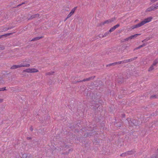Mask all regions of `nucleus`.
Returning a JSON list of instances; mask_svg holds the SVG:
<instances>
[{
	"instance_id": "nucleus-1",
	"label": "nucleus",
	"mask_w": 158,
	"mask_h": 158,
	"mask_svg": "<svg viewBox=\"0 0 158 158\" xmlns=\"http://www.w3.org/2000/svg\"><path fill=\"white\" fill-rule=\"evenodd\" d=\"M86 129V132L85 133L84 135V137L87 138L88 137H90L91 136L93 135V132H92L93 131L94 129L91 127H87Z\"/></svg>"
},
{
	"instance_id": "nucleus-2",
	"label": "nucleus",
	"mask_w": 158,
	"mask_h": 158,
	"mask_svg": "<svg viewBox=\"0 0 158 158\" xmlns=\"http://www.w3.org/2000/svg\"><path fill=\"white\" fill-rule=\"evenodd\" d=\"M125 80V78L123 76L119 75L115 80L116 83L118 85L121 84L124 82Z\"/></svg>"
},
{
	"instance_id": "nucleus-3",
	"label": "nucleus",
	"mask_w": 158,
	"mask_h": 158,
	"mask_svg": "<svg viewBox=\"0 0 158 158\" xmlns=\"http://www.w3.org/2000/svg\"><path fill=\"white\" fill-rule=\"evenodd\" d=\"M66 137L67 139H69L70 140H76V136L75 135L73 134V133L71 132L68 133Z\"/></svg>"
},
{
	"instance_id": "nucleus-4",
	"label": "nucleus",
	"mask_w": 158,
	"mask_h": 158,
	"mask_svg": "<svg viewBox=\"0 0 158 158\" xmlns=\"http://www.w3.org/2000/svg\"><path fill=\"white\" fill-rule=\"evenodd\" d=\"M38 72V70L35 69H28L23 71V73L27 72L28 73H36Z\"/></svg>"
},
{
	"instance_id": "nucleus-5",
	"label": "nucleus",
	"mask_w": 158,
	"mask_h": 158,
	"mask_svg": "<svg viewBox=\"0 0 158 158\" xmlns=\"http://www.w3.org/2000/svg\"><path fill=\"white\" fill-rule=\"evenodd\" d=\"M158 8V6H157V5H155V4H154L150 7L148 8L146 10V11L150 12L152 11H154Z\"/></svg>"
},
{
	"instance_id": "nucleus-6",
	"label": "nucleus",
	"mask_w": 158,
	"mask_h": 158,
	"mask_svg": "<svg viewBox=\"0 0 158 158\" xmlns=\"http://www.w3.org/2000/svg\"><path fill=\"white\" fill-rule=\"evenodd\" d=\"M131 122V125L133 126V125L138 126H139L140 124V122L135 119H132V120L130 121Z\"/></svg>"
},
{
	"instance_id": "nucleus-7",
	"label": "nucleus",
	"mask_w": 158,
	"mask_h": 158,
	"mask_svg": "<svg viewBox=\"0 0 158 158\" xmlns=\"http://www.w3.org/2000/svg\"><path fill=\"white\" fill-rule=\"evenodd\" d=\"M153 18L152 17H149L144 19L141 22L143 25L144 24L150 22Z\"/></svg>"
},
{
	"instance_id": "nucleus-8",
	"label": "nucleus",
	"mask_w": 158,
	"mask_h": 158,
	"mask_svg": "<svg viewBox=\"0 0 158 158\" xmlns=\"http://www.w3.org/2000/svg\"><path fill=\"white\" fill-rule=\"evenodd\" d=\"M88 97H89L90 99L94 100L95 98V95L93 93H88L87 94Z\"/></svg>"
},
{
	"instance_id": "nucleus-9",
	"label": "nucleus",
	"mask_w": 158,
	"mask_h": 158,
	"mask_svg": "<svg viewBox=\"0 0 158 158\" xmlns=\"http://www.w3.org/2000/svg\"><path fill=\"white\" fill-rule=\"evenodd\" d=\"M95 77V76H94L89 77L88 78H85L83 80H81V82L83 81H87L93 80L94 78Z\"/></svg>"
},
{
	"instance_id": "nucleus-10",
	"label": "nucleus",
	"mask_w": 158,
	"mask_h": 158,
	"mask_svg": "<svg viewBox=\"0 0 158 158\" xmlns=\"http://www.w3.org/2000/svg\"><path fill=\"white\" fill-rule=\"evenodd\" d=\"M120 26L119 24H118L115 25L113 27L110 28V29L109 30V32H110V33H111V32L113 31H114L116 28H117L118 27H119Z\"/></svg>"
},
{
	"instance_id": "nucleus-11",
	"label": "nucleus",
	"mask_w": 158,
	"mask_h": 158,
	"mask_svg": "<svg viewBox=\"0 0 158 158\" xmlns=\"http://www.w3.org/2000/svg\"><path fill=\"white\" fill-rule=\"evenodd\" d=\"M142 26H143V25L142 24L141 22H140V23H138L136 24L135 25L132 26L131 27V28H132V29H133L135 28H137L139 27H140Z\"/></svg>"
},
{
	"instance_id": "nucleus-12",
	"label": "nucleus",
	"mask_w": 158,
	"mask_h": 158,
	"mask_svg": "<svg viewBox=\"0 0 158 158\" xmlns=\"http://www.w3.org/2000/svg\"><path fill=\"white\" fill-rule=\"evenodd\" d=\"M64 147L67 148H70L71 147H73L72 144L71 143H64Z\"/></svg>"
},
{
	"instance_id": "nucleus-13",
	"label": "nucleus",
	"mask_w": 158,
	"mask_h": 158,
	"mask_svg": "<svg viewBox=\"0 0 158 158\" xmlns=\"http://www.w3.org/2000/svg\"><path fill=\"white\" fill-rule=\"evenodd\" d=\"M22 66L21 64L19 65H14L11 67L10 69H17L21 67Z\"/></svg>"
},
{
	"instance_id": "nucleus-14",
	"label": "nucleus",
	"mask_w": 158,
	"mask_h": 158,
	"mask_svg": "<svg viewBox=\"0 0 158 158\" xmlns=\"http://www.w3.org/2000/svg\"><path fill=\"white\" fill-rule=\"evenodd\" d=\"M140 35V34H136L135 35H131L130 36V39L131 40L134 39L136 38L138 36Z\"/></svg>"
},
{
	"instance_id": "nucleus-15",
	"label": "nucleus",
	"mask_w": 158,
	"mask_h": 158,
	"mask_svg": "<svg viewBox=\"0 0 158 158\" xmlns=\"http://www.w3.org/2000/svg\"><path fill=\"white\" fill-rule=\"evenodd\" d=\"M68 126L72 130H73L74 128L76 127V125H75L72 123L69 124Z\"/></svg>"
},
{
	"instance_id": "nucleus-16",
	"label": "nucleus",
	"mask_w": 158,
	"mask_h": 158,
	"mask_svg": "<svg viewBox=\"0 0 158 158\" xmlns=\"http://www.w3.org/2000/svg\"><path fill=\"white\" fill-rule=\"evenodd\" d=\"M43 37V36H41L40 37H37L32 39L31 40V41H36L42 38Z\"/></svg>"
},
{
	"instance_id": "nucleus-17",
	"label": "nucleus",
	"mask_w": 158,
	"mask_h": 158,
	"mask_svg": "<svg viewBox=\"0 0 158 158\" xmlns=\"http://www.w3.org/2000/svg\"><path fill=\"white\" fill-rule=\"evenodd\" d=\"M115 66V64L114 63H110L108 64H107L106 65V68H108V69H109V68H110L112 66Z\"/></svg>"
},
{
	"instance_id": "nucleus-18",
	"label": "nucleus",
	"mask_w": 158,
	"mask_h": 158,
	"mask_svg": "<svg viewBox=\"0 0 158 158\" xmlns=\"http://www.w3.org/2000/svg\"><path fill=\"white\" fill-rule=\"evenodd\" d=\"M137 58V57H135L133 58H131L129 59H127V61H128V62H130L131 61H133L134 60H135Z\"/></svg>"
},
{
	"instance_id": "nucleus-19",
	"label": "nucleus",
	"mask_w": 158,
	"mask_h": 158,
	"mask_svg": "<svg viewBox=\"0 0 158 158\" xmlns=\"http://www.w3.org/2000/svg\"><path fill=\"white\" fill-rule=\"evenodd\" d=\"M158 63V59H156L153 62L152 64L153 65L155 66Z\"/></svg>"
},
{
	"instance_id": "nucleus-20",
	"label": "nucleus",
	"mask_w": 158,
	"mask_h": 158,
	"mask_svg": "<svg viewBox=\"0 0 158 158\" xmlns=\"http://www.w3.org/2000/svg\"><path fill=\"white\" fill-rule=\"evenodd\" d=\"M12 34H13L12 33H7V34H3V36H4V38H5V37H7V36H9L10 35Z\"/></svg>"
},
{
	"instance_id": "nucleus-21",
	"label": "nucleus",
	"mask_w": 158,
	"mask_h": 158,
	"mask_svg": "<svg viewBox=\"0 0 158 158\" xmlns=\"http://www.w3.org/2000/svg\"><path fill=\"white\" fill-rule=\"evenodd\" d=\"M155 66L154 65H153V64H152L151 66L150 67V68H149V69H148V71H151L154 68V66Z\"/></svg>"
},
{
	"instance_id": "nucleus-22",
	"label": "nucleus",
	"mask_w": 158,
	"mask_h": 158,
	"mask_svg": "<svg viewBox=\"0 0 158 158\" xmlns=\"http://www.w3.org/2000/svg\"><path fill=\"white\" fill-rule=\"evenodd\" d=\"M74 12L73 10H71L70 13L68 15V17H70L72 15H73Z\"/></svg>"
},
{
	"instance_id": "nucleus-23",
	"label": "nucleus",
	"mask_w": 158,
	"mask_h": 158,
	"mask_svg": "<svg viewBox=\"0 0 158 158\" xmlns=\"http://www.w3.org/2000/svg\"><path fill=\"white\" fill-rule=\"evenodd\" d=\"M97 82H98V83H99L100 84H97L96 83V82H95L96 83L95 84H94L95 85V86H98L99 85H100L101 84V83H100V82L101 83H102V82L101 81H97Z\"/></svg>"
},
{
	"instance_id": "nucleus-24",
	"label": "nucleus",
	"mask_w": 158,
	"mask_h": 158,
	"mask_svg": "<svg viewBox=\"0 0 158 158\" xmlns=\"http://www.w3.org/2000/svg\"><path fill=\"white\" fill-rule=\"evenodd\" d=\"M109 20H110V23H111L112 22H114L115 20H116V18L115 17H114V18H111L110 19H109Z\"/></svg>"
},
{
	"instance_id": "nucleus-25",
	"label": "nucleus",
	"mask_w": 158,
	"mask_h": 158,
	"mask_svg": "<svg viewBox=\"0 0 158 158\" xmlns=\"http://www.w3.org/2000/svg\"><path fill=\"white\" fill-rule=\"evenodd\" d=\"M109 20H110V23H111L112 22H114L115 20H116V18L115 17H114V18H111L110 19H109Z\"/></svg>"
},
{
	"instance_id": "nucleus-26",
	"label": "nucleus",
	"mask_w": 158,
	"mask_h": 158,
	"mask_svg": "<svg viewBox=\"0 0 158 158\" xmlns=\"http://www.w3.org/2000/svg\"><path fill=\"white\" fill-rule=\"evenodd\" d=\"M114 125L117 127H120L121 126L122 124L121 123H114Z\"/></svg>"
},
{
	"instance_id": "nucleus-27",
	"label": "nucleus",
	"mask_w": 158,
	"mask_h": 158,
	"mask_svg": "<svg viewBox=\"0 0 158 158\" xmlns=\"http://www.w3.org/2000/svg\"><path fill=\"white\" fill-rule=\"evenodd\" d=\"M157 96L156 95H152L151 96L150 98L151 99H152V98H157Z\"/></svg>"
},
{
	"instance_id": "nucleus-28",
	"label": "nucleus",
	"mask_w": 158,
	"mask_h": 158,
	"mask_svg": "<svg viewBox=\"0 0 158 158\" xmlns=\"http://www.w3.org/2000/svg\"><path fill=\"white\" fill-rule=\"evenodd\" d=\"M128 47L127 46H125V45H123L121 48V50H124L126 49Z\"/></svg>"
},
{
	"instance_id": "nucleus-29",
	"label": "nucleus",
	"mask_w": 158,
	"mask_h": 158,
	"mask_svg": "<svg viewBox=\"0 0 158 158\" xmlns=\"http://www.w3.org/2000/svg\"><path fill=\"white\" fill-rule=\"evenodd\" d=\"M110 23V20L109 19L108 20H106L103 22L104 24H109Z\"/></svg>"
},
{
	"instance_id": "nucleus-30",
	"label": "nucleus",
	"mask_w": 158,
	"mask_h": 158,
	"mask_svg": "<svg viewBox=\"0 0 158 158\" xmlns=\"http://www.w3.org/2000/svg\"><path fill=\"white\" fill-rule=\"evenodd\" d=\"M80 122H79V121L77 122H76V124H75V125L76 126V127H80Z\"/></svg>"
},
{
	"instance_id": "nucleus-31",
	"label": "nucleus",
	"mask_w": 158,
	"mask_h": 158,
	"mask_svg": "<svg viewBox=\"0 0 158 158\" xmlns=\"http://www.w3.org/2000/svg\"><path fill=\"white\" fill-rule=\"evenodd\" d=\"M97 141V140L95 139L93 141V143L94 145L99 144V143Z\"/></svg>"
},
{
	"instance_id": "nucleus-32",
	"label": "nucleus",
	"mask_w": 158,
	"mask_h": 158,
	"mask_svg": "<svg viewBox=\"0 0 158 158\" xmlns=\"http://www.w3.org/2000/svg\"><path fill=\"white\" fill-rule=\"evenodd\" d=\"M81 80H78L77 81H73L72 82V83L73 84H76L78 82H81Z\"/></svg>"
},
{
	"instance_id": "nucleus-33",
	"label": "nucleus",
	"mask_w": 158,
	"mask_h": 158,
	"mask_svg": "<svg viewBox=\"0 0 158 158\" xmlns=\"http://www.w3.org/2000/svg\"><path fill=\"white\" fill-rule=\"evenodd\" d=\"M21 65H23L22 66V67H29L30 66V64H26L25 65H24V64H21Z\"/></svg>"
},
{
	"instance_id": "nucleus-34",
	"label": "nucleus",
	"mask_w": 158,
	"mask_h": 158,
	"mask_svg": "<svg viewBox=\"0 0 158 158\" xmlns=\"http://www.w3.org/2000/svg\"><path fill=\"white\" fill-rule=\"evenodd\" d=\"M109 33H110V32H109V31H108L106 32L104 34V35H103L102 37H104L106 36L108 34H109Z\"/></svg>"
},
{
	"instance_id": "nucleus-35",
	"label": "nucleus",
	"mask_w": 158,
	"mask_h": 158,
	"mask_svg": "<svg viewBox=\"0 0 158 158\" xmlns=\"http://www.w3.org/2000/svg\"><path fill=\"white\" fill-rule=\"evenodd\" d=\"M82 138L81 137H77L76 138V139H77V140H78L79 141V142H80L81 140L82 139Z\"/></svg>"
},
{
	"instance_id": "nucleus-36",
	"label": "nucleus",
	"mask_w": 158,
	"mask_h": 158,
	"mask_svg": "<svg viewBox=\"0 0 158 158\" xmlns=\"http://www.w3.org/2000/svg\"><path fill=\"white\" fill-rule=\"evenodd\" d=\"M6 90V87H4L2 88H0V91H3Z\"/></svg>"
},
{
	"instance_id": "nucleus-37",
	"label": "nucleus",
	"mask_w": 158,
	"mask_h": 158,
	"mask_svg": "<svg viewBox=\"0 0 158 158\" xmlns=\"http://www.w3.org/2000/svg\"><path fill=\"white\" fill-rule=\"evenodd\" d=\"M142 47V45H140L139 46V47H136V48H135L134 49V50L135 51V50L139 49Z\"/></svg>"
},
{
	"instance_id": "nucleus-38",
	"label": "nucleus",
	"mask_w": 158,
	"mask_h": 158,
	"mask_svg": "<svg viewBox=\"0 0 158 158\" xmlns=\"http://www.w3.org/2000/svg\"><path fill=\"white\" fill-rule=\"evenodd\" d=\"M33 18H35L34 15H31L30 17L28 19V20H30L32 19Z\"/></svg>"
},
{
	"instance_id": "nucleus-39",
	"label": "nucleus",
	"mask_w": 158,
	"mask_h": 158,
	"mask_svg": "<svg viewBox=\"0 0 158 158\" xmlns=\"http://www.w3.org/2000/svg\"><path fill=\"white\" fill-rule=\"evenodd\" d=\"M115 65L116 64H121V61H118V62H114Z\"/></svg>"
},
{
	"instance_id": "nucleus-40",
	"label": "nucleus",
	"mask_w": 158,
	"mask_h": 158,
	"mask_svg": "<svg viewBox=\"0 0 158 158\" xmlns=\"http://www.w3.org/2000/svg\"><path fill=\"white\" fill-rule=\"evenodd\" d=\"M125 114H122V120H124V119H123L124 118H125Z\"/></svg>"
},
{
	"instance_id": "nucleus-41",
	"label": "nucleus",
	"mask_w": 158,
	"mask_h": 158,
	"mask_svg": "<svg viewBox=\"0 0 158 158\" xmlns=\"http://www.w3.org/2000/svg\"><path fill=\"white\" fill-rule=\"evenodd\" d=\"M34 15L35 18L38 17L40 16L39 14H36Z\"/></svg>"
},
{
	"instance_id": "nucleus-42",
	"label": "nucleus",
	"mask_w": 158,
	"mask_h": 158,
	"mask_svg": "<svg viewBox=\"0 0 158 158\" xmlns=\"http://www.w3.org/2000/svg\"><path fill=\"white\" fill-rule=\"evenodd\" d=\"M54 73V72H48L47 73V74L49 75H52Z\"/></svg>"
},
{
	"instance_id": "nucleus-43",
	"label": "nucleus",
	"mask_w": 158,
	"mask_h": 158,
	"mask_svg": "<svg viewBox=\"0 0 158 158\" xmlns=\"http://www.w3.org/2000/svg\"><path fill=\"white\" fill-rule=\"evenodd\" d=\"M27 156V154H23V155L22 158H26Z\"/></svg>"
},
{
	"instance_id": "nucleus-44",
	"label": "nucleus",
	"mask_w": 158,
	"mask_h": 158,
	"mask_svg": "<svg viewBox=\"0 0 158 158\" xmlns=\"http://www.w3.org/2000/svg\"><path fill=\"white\" fill-rule=\"evenodd\" d=\"M131 40L130 38V36L128 37V38L124 39V40L126 41H128L129 40Z\"/></svg>"
},
{
	"instance_id": "nucleus-45",
	"label": "nucleus",
	"mask_w": 158,
	"mask_h": 158,
	"mask_svg": "<svg viewBox=\"0 0 158 158\" xmlns=\"http://www.w3.org/2000/svg\"><path fill=\"white\" fill-rule=\"evenodd\" d=\"M77 8V7H74L73 9L72 10H73V11L74 12L75 11V10Z\"/></svg>"
},
{
	"instance_id": "nucleus-46",
	"label": "nucleus",
	"mask_w": 158,
	"mask_h": 158,
	"mask_svg": "<svg viewBox=\"0 0 158 158\" xmlns=\"http://www.w3.org/2000/svg\"><path fill=\"white\" fill-rule=\"evenodd\" d=\"M105 24L103 23V22H101L99 25H98V26H102V25H104Z\"/></svg>"
},
{
	"instance_id": "nucleus-47",
	"label": "nucleus",
	"mask_w": 158,
	"mask_h": 158,
	"mask_svg": "<svg viewBox=\"0 0 158 158\" xmlns=\"http://www.w3.org/2000/svg\"><path fill=\"white\" fill-rule=\"evenodd\" d=\"M10 29V28H6L4 29V31H6Z\"/></svg>"
},
{
	"instance_id": "nucleus-48",
	"label": "nucleus",
	"mask_w": 158,
	"mask_h": 158,
	"mask_svg": "<svg viewBox=\"0 0 158 158\" xmlns=\"http://www.w3.org/2000/svg\"><path fill=\"white\" fill-rule=\"evenodd\" d=\"M5 49L4 47H0V49L1 50H3Z\"/></svg>"
},
{
	"instance_id": "nucleus-49",
	"label": "nucleus",
	"mask_w": 158,
	"mask_h": 158,
	"mask_svg": "<svg viewBox=\"0 0 158 158\" xmlns=\"http://www.w3.org/2000/svg\"><path fill=\"white\" fill-rule=\"evenodd\" d=\"M93 109L95 110H96V109H98V108L96 106H94L93 108Z\"/></svg>"
},
{
	"instance_id": "nucleus-50",
	"label": "nucleus",
	"mask_w": 158,
	"mask_h": 158,
	"mask_svg": "<svg viewBox=\"0 0 158 158\" xmlns=\"http://www.w3.org/2000/svg\"><path fill=\"white\" fill-rule=\"evenodd\" d=\"M123 62L124 63H126L128 62V61H127V60H124Z\"/></svg>"
},
{
	"instance_id": "nucleus-51",
	"label": "nucleus",
	"mask_w": 158,
	"mask_h": 158,
	"mask_svg": "<svg viewBox=\"0 0 158 158\" xmlns=\"http://www.w3.org/2000/svg\"><path fill=\"white\" fill-rule=\"evenodd\" d=\"M158 0H151V2L152 3H154Z\"/></svg>"
},
{
	"instance_id": "nucleus-52",
	"label": "nucleus",
	"mask_w": 158,
	"mask_h": 158,
	"mask_svg": "<svg viewBox=\"0 0 158 158\" xmlns=\"http://www.w3.org/2000/svg\"><path fill=\"white\" fill-rule=\"evenodd\" d=\"M50 119V117L49 116H48L47 117H46V119L47 120L48 119V120L49 119Z\"/></svg>"
},
{
	"instance_id": "nucleus-53",
	"label": "nucleus",
	"mask_w": 158,
	"mask_h": 158,
	"mask_svg": "<svg viewBox=\"0 0 158 158\" xmlns=\"http://www.w3.org/2000/svg\"><path fill=\"white\" fill-rule=\"evenodd\" d=\"M22 75L23 76H26V74L25 73H23V72L22 73Z\"/></svg>"
},
{
	"instance_id": "nucleus-54",
	"label": "nucleus",
	"mask_w": 158,
	"mask_h": 158,
	"mask_svg": "<svg viewBox=\"0 0 158 158\" xmlns=\"http://www.w3.org/2000/svg\"><path fill=\"white\" fill-rule=\"evenodd\" d=\"M27 140H30L32 139V138L31 137H27Z\"/></svg>"
},
{
	"instance_id": "nucleus-55",
	"label": "nucleus",
	"mask_w": 158,
	"mask_h": 158,
	"mask_svg": "<svg viewBox=\"0 0 158 158\" xmlns=\"http://www.w3.org/2000/svg\"><path fill=\"white\" fill-rule=\"evenodd\" d=\"M146 45V44H145V43H143L142 45H141L142 47L145 46Z\"/></svg>"
},
{
	"instance_id": "nucleus-56",
	"label": "nucleus",
	"mask_w": 158,
	"mask_h": 158,
	"mask_svg": "<svg viewBox=\"0 0 158 158\" xmlns=\"http://www.w3.org/2000/svg\"><path fill=\"white\" fill-rule=\"evenodd\" d=\"M148 40L147 39H144V40H143L142 41V42H146Z\"/></svg>"
},
{
	"instance_id": "nucleus-57",
	"label": "nucleus",
	"mask_w": 158,
	"mask_h": 158,
	"mask_svg": "<svg viewBox=\"0 0 158 158\" xmlns=\"http://www.w3.org/2000/svg\"><path fill=\"white\" fill-rule=\"evenodd\" d=\"M30 130L31 131H32L33 130V128H32V126H31L30 128Z\"/></svg>"
},
{
	"instance_id": "nucleus-58",
	"label": "nucleus",
	"mask_w": 158,
	"mask_h": 158,
	"mask_svg": "<svg viewBox=\"0 0 158 158\" xmlns=\"http://www.w3.org/2000/svg\"><path fill=\"white\" fill-rule=\"evenodd\" d=\"M4 38V36H3V35H0V39Z\"/></svg>"
},
{
	"instance_id": "nucleus-59",
	"label": "nucleus",
	"mask_w": 158,
	"mask_h": 158,
	"mask_svg": "<svg viewBox=\"0 0 158 158\" xmlns=\"http://www.w3.org/2000/svg\"><path fill=\"white\" fill-rule=\"evenodd\" d=\"M102 34H99L98 35L99 37L101 38V37H102Z\"/></svg>"
},
{
	"instance_id": "nucleus-60",
	"label": "nucleus",
	"mask_w": 158,
	"mask_h": 158,
	"mask_svg": "<svg viewBox=\"0 0 158 158\" xmlns=\"http://www.w3.org/2000/svg\"><path fill=\"white\" fill-rule=\"evenodd\" d=\"M3 99L0 98V103L2 102L3 101Z\"/></svg>"
},
{
	"instance_id": "nucleus-61",
	"label": "nucleus",
	"mask_w": 158,
	"mask_h": 158,
	"mask_svg": "<svg viewBox=\"0 0 158 158\" xmlns=\"http://www.w3.org/2000/svg\"><path fill=\"white\" fill-rule=\"evenodd\" d=\"M69 17H68V16H67V17L64 20V21H65L67 19L69 18Z\"/></svg>"
},
{
	"instance_id": "nucleus-62",
	"label": "nucleus",
	"mask_w": 158,
	"mask_h": 158,
	"mask_svg": "<svg viewBox=\"0 0 158 158\" xmlns=\"http://www.w3.org/2000/svg\"><path fill=\"white\" fill-rule=\"evenodd\" d=\"M121 64H124V63L123 62V60L122 61H121Z\"/></svg>"
},
{
	"instance_id": "nucleus-63",
	"label": "nucleus",
	"mask_w": 158,
	"mask_h": 158,
	"mask_svg": "<svg viewBox=\"0 0 158 158\" xmlns=\"http://www.w3.org/2000/svg\"><path fill=\"white\" fill-rule=\"evenodd\" d=\"M26 2H22V3L21 4V5H23V4H24L25 3H26Z\"/></svg>"
},
{
	"instance_id": "nucleus-64",
	"label": "nucleus",
	"mask_w": 158,
	"mask_h": 158,
	"mask_svg": "<svg viewBox=\"0 0 158 158\" xmlns=\"http://www.w3.org/2000/svg\"><path fill=\"white\" fill-rule=\"evenodd\" d=\"M138 21H139L138 19H136V20H135V22H138Z\"/></svg>"
}]
</instances>
